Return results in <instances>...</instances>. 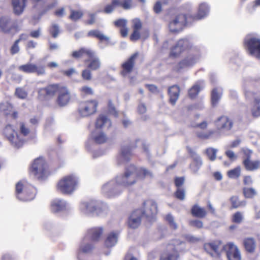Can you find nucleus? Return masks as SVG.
<instances>
[{
	"instance_id": "1",
	"label": "nucleus",
	"mask_w": 260,
	"mask_h": 260,
	"mask_svg": "<svg viewBox=\"0 0 260 260\" xmlns=\"http://www.w3.org/2000/svg\"><path fill=\"white\" fill-rule=\"evenodd\" d=\"M148 177H152L150 171L145 168L137 169L133 165H131L125 170L123 175L117 178L116 180H111L104 184L102 191L106 197L113 198L121 192L120 185L129 186L134 184L138 178L142 179Z\"/></svg>"
},
{
	"instance_id": "2",
	"label": "nucleus",
	"mask_w": 260,
	"mask_h": 260,
	"mask_svg": "<svg viewBox=\"0 0 260 260\" xmlns=\"http://www.w3.org/2000/svg\"><path fill=\"white\" fill-rule=\"evenodd\" d=\"M55 94H57L55 103L60 107L68 105L72 99L71 92L68 86L61 83L48 84L40 88L38 91V98L41 100H47L53 98Z\"/></svg>"
},
{
	"instance_id": "3",
	"label": "nucleus",
	"mask_w": 260,
	"mask_h": 260,
	"mask_svg": "<svg viewBox=\"0 0 260 260\" xmlns=\"http://www.w3.org/2000/svg\"><path fill=\"white\" fill-rule=\"evenodd\" d=\"M191 15L179 13L175 16L169 24V30L174 34L181 32L185 27L194 22Z\"/></svg>"
},
{
	"instance_id": "4",
	"label": "nucleus",
	"mask_w": 260,
	"mask_h": 260,
	"mask_svg": "<svg viewBox=\"0 0 260 260\" xmlns=\"http://www.w3.org/2000/svg\"><path fill=\"white\" fill-rule=\"evenodd\" d=\"M103 233L102 227H95L89 229L84 238L80 249L84 252H90L93 248V245L90 242H98Z\"/></svg>"
},
{
	"instance_id": "5",
	"label": "nucleus",
	"mask_w": 260,
	"mask_h": 260,
	"mask_svg": "<svg viewBox=\"0 0 260 260\" xmlns=\"http://www.w3.org/2000/svg\"><path fill=\"white\" fill-rule=\"evenodd\" d=\"M184 248V242L174 240L167 245L159 260H177L179 256L178 252L183 250Z\"/></svg>"
},
{
	"instance_id": "6",
	"label": "nucleus",
	"mask_w": 260,
	"mask_h": 260,
	"mask_svg": "<svg viewBox=\"0 0 260 260\" xmlns=\"http://www.w3.org/2000/svg\"><path fill=\"white\" fill-rule=\"evenodd\" d=\"M78 183L77 177L74 175H68L58 181L57 188L63 194H71L76 189Z\"/></svg>"
},
{
	"instance_id": "7",
	"label": "nucleus",
	"mask_w": 260,
	"mask_h": 260,
	"mask_svg": "<svg viewBox=\"0 0 260 260\" xmlns=\"http://www.w3.org/2000/svg\"><path fill=\"white\" fill-rule=\"evenodd\" d=\"M80 210L85 214H92L104 216L107 214L108 208L105 205H98L95 202H83L80 204Z\"/></svg>"
},
{
	"instance_id": "8",
	"label": "nucleus",
	"mask_w": 260,
	"mask_h": 260,
	"mask_svg": "<svg viewBox=\"0 0 260 260\" xmlns=\"http://www.w3.org/2000/svg\"><path fill=\"white\" fill-rule=\"evenodd\" d=\"M244 95L246 100H251L250 113L252 117H260V91H251L245 87Z\"/></svg>"
},
{
	"instance_id": "9",
	"label": "nucleus",
	"mask_w": 260,
	"mask_h": 260,
	"mask_svg": "<svg viewBox=\"0 0 260 260\" xmlns=\"http://www.w3.org/2000/svg\"><path fill=\"white\" fill-rule=\"evenodd\" d=\"M200 58V53L199 49L194 48L193 50L187 53L185 57L178 62L175 67V70L179 72L183 69L192 67L198 62Z\"/></svg>"
},
{
	"instance_id": "10",
	"label": "nucleus",
	"mask_w": 260,
	"mask_h": 260,
	"mask_svg": "<svg viewBox=\"0 0 260 260\" xmlns=\"http://www.w3.org/2000/svg\"><path fill=\"white\" fill-rule=\"evenodd\" d=\"M16 192L17 198L23 201L32 200L35 196V188L25 182H18L16 185Z\"/></svg>"
},
{
	"instance_id": "11",
	"label": "nucleus",
	"mask_w": 260,
	"mask_h": 260,
	"mask_svg": "<svg viewBox=\"0 0 260 260\" xmlns=\"http://www.w3.org/2000/svg\"><path fill=\"white\" fill-rule=\"evenodd\" d=\"M3 135L14 147L18 149L23 146L24 140L20 138L12 125H6L3 130Z\"/></svg>"
},
{
	"instance_id": "12",
	"label": "nucleus",
	"mask_w": 260,
	"mask_h": 260,
	"mask_svg": "<svg viewBox=\"0 0 260 260\" xmlns=\"http://www.w3.org/2000/svg\"><path fill=\"white\" fill-rule=\"evenodd\" d=\"M98 104V102L95 100L83 102L80 104L78 112L82 117L90 116L96 112Z\"/></svg>"
},
{
	"instance_id": "13",
	"label": "nucleus",
	"mask_w": 260,
	"mask_h": 260,
	"mask_svg": "<svg viewBox=\"0 0 260 260\" xmlns=\"http://www.w3.org/2000/svg\"><path fill=\"white\" fill-rule=\"evenodd\" d=\"M139 55V53L136 52L121 64L120 74L122 76L126 77L133 72L136 64V60Z\"/></svg>"
},
{
	"instance_id": "14",
	"label": "nucleus",
	"mask_w": 260,
	"mask_h": 260,
	"mask_svg": "<svg viewBox=\"0 0 260 260\" xmlns=\"http://www.w3.org/2000/svg\"><path fill=\"white\" fill-rule=\"evenodd\" d=\"M134 7L133 0H112L111 3L107 5L103 12L106 14L112 13L116 7H120L123 10H129Z\"/></svg>"
},
{
	"instance_id": "15",
	"label": "nucleus",
	"mask_w": 260,
	"mask_h": 260,
	"mask_svg": "<svg viewBox=\"0 0 260 260\" xmlns=\"http://www.w3.org/2000/svg\"><path fill=\"white\" fill-rule=\"evenodd\" d=\"M30 173L39 179L47 177L50 174L47 164H32Z\"/></svg>"
},
{
	"instance_id": "16",
	"label": "nucleus",
	"mask_w": 260,
	"mask_h": 260,
	"mask_svg": "<svg viewBox=\"0 0 260 260\" xmlns=\"http://www.w3.org/2000/svg\"><path fill=\"white\" fill-rule=\"evenodd\" d=\"M245 46L249 53L260 59V40L255 38H251L246 40Z\"/></svg>"
},
{
	"instance_id": "17",
	"label": "nucleus",
	"mask_w": 260,
	"mask_h": 260,
	"mask_svg": "<svg viewBox=\"0 0 260 260\" xmlns=\"http://www.w3.org/2000/svg\"><path fill=\"white\" fill-rule=\"evenodd\" d=\"M19 71L27 73H36L37 75H42L45 73V67L44 66H38L34 63H27L18 67Z\"/></svg>"
},
{
	"instance_id": "18",
	"label": "nucleus",
	"mask_w": 260,
	"mask_h": 260,
	"mask_svg": "<svg viewBox=\"0 0 260 260\" xmlns=\"http://www.w3.org/2000/svg\"><path fill=\"white\" fill-rule=\"evenodd\" d=\"M214 124L218 132H228L232 129L233 126V121L227 116L222 115L215 121Z\"/></svg>"
},
{
	"instance_id": "19",
	"label": "nucleus",
	"mask_w": 260,
	"mask_h": 260,
	"mask_svg": "<svg viewBox=\"0 0 260 260\" xmlns=\"http://www.w3.org/2000/svg\"><path fill=\"white\" fill-rule=\"evenodd\" d=\"M0 112L5 116H9L14 120L18 117V112L15 109L13 105L8 101L2 102L0 103Z\"/></svg>"
},
{
	"instance_id": "20",
	"label": "nucleus",
	"mask_w": 260,
	"mask_h": 260,
	"mask_svg": "<svg viewBox=\"0 0 260 260\" xmlns=\"http://www.w3.org/2000/svg\"><path fill=\"white\" fill-rule=\"evenodd\" d=\"M142 214L147 218L152 217L157 213V207L156 203L152 200H147L144 202L142 209Z\"/></svg>"
},
{
	"instance_id": "21",
	"label": "nucleus",
	"mask_w": 260,
	"mask_h": 260,
	"mask_svg": "<svg viewBox=\"0 0 260 260\" xmlns=\"http://www.w3.org/2000/svg\"><path fill=\"white\" fill-rule=\"evenodd\" d=\"M18 27L7 16L0 17V30L4 33H10L12 30L17 31Z\"/></svg>"
},
{
	"instance_id": "22",
	"label": "nucleus",
	"mask_w": 260,
	"mask_h": 260,
	"mask_svg": "<svg viewBox=\"0 0 260 260\" xmlns=\"http://www.w3.org/2000/svg\"><path fill=\"white\" fill-rule=\"evenodd\" d=\"M229 260H241V254L238 247L233 243H229L223 246Z\"/></svg>"
},
{
	"instance_id": "23",
	"label": "nucleus",
	"mask_w": 260,
	"mask_h": 260,
	"mask_svg": "<svg viewBox=\"0 0 260 260\" xmlns=\"http://www.w3.org/2000/svg\"><path fill=\"white\" fill-rule=\"evenodd\" d=\"M132 28L133 32L129 36L131 41L135 42L141 38L140 30L142 28L143 24L139 18H136L132 20Z\"/></svg>"
},
{
	"instance_id": "24",
	"label": "nucleus",
	"mask_w": 260,
	"mask_h": 260,
	"mask_svg": "<svg viewBox=\"0 0 260 260\" xmlns=\"http://www.w3.org/2000/svg\"><path fill=\"white\" fill-rule=\"evenodd\" d=\"M205 250L211 256L218 257L220 255V251L224 249L223 246H221L220 241H214L211 243H205Z\"/></svg>"
},
{
	"instance_id": "25",
	"label": "nucleus",
	"mask_w": 260,
	"mask_h": 260,
	"mask_svg": "<svg viewBox=\"0 0 260 260\" xmlns=\"http://www.w3.org/2000/svg\"><path fill=\"white\" fill-rule=\"evenodd\" d=\"M143 216H144L142 214V210L137 209L133 211L128 219V226L132 229L137 228L140 225Z\"/></svg>"
},
{
	"instance_id": "26",
	"label": "nucleus",
	"mask_w": 260,
	"mask_h": 260,
	"mask_svg": "<svg viewBox=\"0 0 260 260\" xmlns=\"http://www.w3.org/2000/svg\"><path fill=\"white\" fill-rule=\"evenodd\" d=\"M180 93V88L177 85H173L168 89V94L169 96V102L174 106L178 101Z\"/></svg>"
},
{
	"instance_id": "27",
	"label": "nucleus",
	"mask_w": 260,
	"mask_h": 260,
	"mask_svg": "<svg viewBox=\"0 0 260 260\" xmlns=\"http://www.w3.org/2000/svg\"><path fill=\"white\" fill-rule=\"evenodd\" d=\"M69 208V204L64 200L56 199L51 204V210L54 213L61 212Z\"/></svg>"
},
{
	"instance_id": "28",
	"label": "nucleus",
	"mask_w": 260,
	"mask_h": 260,
	"mask_svg": "<svg viewBox=\"0 0 260 260\" xmlns=\"http://www.w3.org/2000/svg\"><path fill=\"white\" fill-rule=\"evenodd\" d=\"M93 55V51L90 49L81 47L77 50L72 52L71 56L76 59H80L84 56L91 57Z\"/></svg>"
},
{
	"instance_id": "29",
	"label": "nucleus",
	"mask_w": 260,
	"mask_h": 260,
	"mask_svg": "<svg viewBox=\"0 0 260 260\" xmlns=\"http://www.w3.org/2000/svg\"><path fill=\"white\" fill-rule=\"evenodd\" d=\"M208 12V5L206 3H202L199 6L197 14L191 15L192 17L190 19H192L194 22L201 20L207 15Z\"/></svg>"
},
{
	"instance_id": "30",
	"label": "nucleus",
	"mask_w": 260,
	"mask_h": 260,
	"mask_svg": "<svg viewBox=\"0 0 260 260\" xmlns=\"http://www.w3.org/2000/svg\"><path fill=\"white\" fill-rule=\"evenodd\" d=\"M133 147L131 146H123L118 155V159L120 161H128L133 155Z\"/></svg>"
},
{
	"instance_id": "31",
	"label": "nucleus",
	"mask_w": 260,
	"mask_h": 260,
	"mask_svg": "<svg viewBox=\"0 0 260 260\" xmlns=\"http://www.w3.org/2000/svg\"><path fill=\"white\" fill-rule=\"evenodd\" d=\"M88 59L84 61L85 63L88 62L87 68L91 71H96L100 69L101 66V61L100 59L96 56L95 52L93 51V56L88 57Z\"/></svg>"
},
{
	"instance_id": "32",
	"label": "nucleus",
	"mask_w": 260,
	"mask_h": 260,
	"mask_svg": "<svg viewBox=\"0 0 260 260\" xmlns=\"http://www.w3.org/2000/svg\"><path fill=\"white\" fill-rule=\"evenodd\" d=\"M111 125V120L106 115L103 114L99 115L95 122V128L96 130L98 129H102L106 126L110 127Z\"/></svg>"
},
{
	"instance_id": "33",
	"label": "nucleus",
	"mask_w": 260,
	"mask_h": 260,
	"mask_svg": "<svg viewBox=\"0 0 260 260\" xmlns=\"http://www.w3.org/2000/svg\"><path fill=\"white\" fill-rule=\"evenodd\" d=\"M176 43L183 52H187L188 53L189 51L193 50L194 48L193 47L192 42L188 38L180 39Z\"/></svg>"
},
{
	"instance_id": "34",
	"label": "nucleus",
	"mask_w": 260,
	"mask_h": 260,
	"mask_svg": "<svg viewBox=\"0 0 260 260\" xmlns=\"http://www.w3.org/2000/svg\"><path fill=\"white\" fill-rule=\"evenodd\" d=\"M27 0H12V6L14 13L17 15L21 14L26 6Z\"/></svg>"
},
{
	"instance_id": "35",
	"label": "nucleus",
	"mask_w": 260,
	"mask_h": 260,
	"mask_svg": "<svg viewBox=\"0 0 260 260\" xmlns=\"http://www.w3.org/2000/svg\"><path fill=\"white\" fill-rule=\"evenodd\" d=\"M88 37L95 38L98 39L100 42H109V38L105 36L100 30L98 29H92L89 31L87 35Z\"/></svg>"
},
{
	"instance_id": "36",
	"label": "nucleus",
	"mask_w": 260,
	"mask_h": 260,
	"mask_svg": "<svg viewBox=\"0 0 260 260\" xmlns=\"http://www.w3.org/2000/svg\"><path fill=\"white\" fill-rule=\"evenodd\" d=\"M222 95V92L217 88H213L211 93V103L212 107H216L218 104Z\"/></svg>"
},
{
	"instance_id": "37",
	"label": "nucleus",
	"mask_w": 260,
	"mask_h": 260,
	"mask_svg": "<svg viewBox=\"0 0 260 260\" xmlns=\"http://www.w3.org/2000/svg\"><path fill=\"white\" fill-rule=\"evenodd\" d=\"M118 233L117 232H111L105 241L107 247H111L114 246L117 242Z\"/></svg>"
},
{
	"instance_id": "38",
	"label": "nucleus",
	"mask_w": 260,
	"mask_h": 260,
	"mask_svg": "<svg viewBox=\"0 0 260 260\" xmlns=\"http://www.w3.org/2000/svg\"><path fill=\"white\" fill-rule=\"evenodd\" d=\"M240 153L243 160L242 162H252L251 161V157L252 154V151L251 150L246 148H242L241 149ZM253 162H258V161H255Z\"/></svg>"
},
{
	"instance_id": "39",
	"label": "nucleus",
	"mask_w": 260,
	"mask_h": 260,
	"mask_svg": "<svg viewBox=\"0 0 260 260\" xmlns=\"http://www.w3.org/2000/svg\"><path fill=\"white\" fill-rule=\"evenodd\" d=\"M191 213L195 217L203 218L206 216L207 212L204 208L198 205H195L191 209Z\"/></svg>"
},
{
	"instance_id": "40",
	"label": "nucleus",
	"mask_w": 260,
	"mask_h": 260,
	"mask_svg": "<svg viewBox=\"0 0 260 260\" xmlns=\"http://www.w3.org/2000/svg\"><path fill=\"white\" fill-rule=\"evenodd\" d=\"M108 140V138L103 132L96 133L93 137V141L98 144H104Z\"/></svg>"
},
{
	"instance_id": "41",
	"label": "nucleus",
	"mask_w": 260,
	"mask_h": 260,
	"mask_svg": "<svg viewBox=\"0 0 260 260\" xmlns=\"http://www.w3.org/2000/svg\"><path fill=\"white\" fill-rule=\"evenodd\" d=\"M83 12L81 10L71 9L69 18L72 21H77L83 16Z\"/></svg>"
},
{
	"instance_id": "42",
	"label": "nucleus",
	"mask_w": 260,
	"mask_h": 260,
	"mask_svg": "<svg viewBox=\"0 0 260 260\" xmlns=\"http://www.w3.org/2000/svg\"><path fill=\"white\" fill-rule=\"evenodd\" d=\"M201 90V87L199 84L193 85L188 90V95L191 99H195Z\"/></svg>"
},
{
	"instance_id": "43",
	"label": "nucleus",
	"mask_w": 260,
	"mask_h": 260,
	"mask_svg": "<svg viewBox=\"0 0 260 260\" xmlns=\"http://www.w3.org/2000/svg\"><path fill=\"white\" fill-rule=\"evenodd\" d=\"M183 53L176 43L174 46L171 47L169 56L170 58H176L179 57Z\"/></svg>"
},
{
	"instance_id": "44",
	"label": "nucleus",
	"mask_w": 260,
	"mask_h": 260,
	"mask_svg": "<svg viewBox=\"0 0 260 260\" xmlns=\"http://www.w3.org/2000/svg\"><path fill=\"white\" fill-rule=\"evenodd\" d=\"M244 245L246 250L250 252H252L255 247V242L252 238H247L244 240Z\"/></svg>"
},
{
	"instance_id": "45",
	"label": "nucleus",
	"mask_w": 260,
	"mask_h": 260,
	"mask_svg": "<svg viewBox=\"0 0 260 260\" xmlns=\"http://www.w3.org/2000/svg\"><path fill=\"white\" fill-rule=\"evenodd\" d=\"M206 154L210 161L215 160L216 157L217 150L213 148H208L206 150Z\"/></svg>"
},
{
	"instance_id": "46",
	"label": "nucleus",
	"mask_w": 260,
	"mask_h": 260,
	"mask_svg": "<svg viewBox=\"0 0 260 260\" xmlns=\"http://www.w3.org/2000/svg\"><path fill=\"white\" fill-rule=\"evenodd\" d=\"M20 133L23 136H27L30 133L29 127L23 122H21L19 124Z\"/></svg>"
},
{
	"instance_id": "47",
	"label": "nucleus",
	"mask_w": 260,
	"mask_h": 260,
	"mask_svg": "<svg viewBox=\"0 0 260 260\" xmlns=\"http://www.w3.org/2000/svg\"><path fill=\"white\" fill-rule=\"evenodd\" d=\"M213 134V131H209L207 132H197L196 135L199 139L206 140L209 139Z\"/></svg>"
},
{
	"instance_id": "48",
	"label": "nucleus",
	"mask_w": 260,
	"mask_h": 260,
	"mask_svg": "<svg viewBox=\"0 0 260 260\" xmlns=\"http://www.w3.org/2000/svg\"><path fill=\"white\" fill-rule=\"evenodd\" d=\"M15 95L19 99H25L27 96V93L23 88L18 87L15 90Z\"/></svg>"
},
{
	"instance_id": "49",
	"label": "nucleus",
	"mask_w": 260,
	"mask_h": 260,
	"mask_svg": "<svg viewBox=\"0 0 260 260\" xmlns=\"http://www.w3.org/2000/svg\"><path fill=\"white\" fill-rule=\"evenodd\" d=\"M49 32L53 38H56L59 33L58 26L55 24H52L49 28Z\"/></svg>"
},
{
	"instance_id": "50",
	"label": "nucleus",
	"mask_w": 260,
	"mask_h": 260,
	"mask_svg": "<svg viewBox=\"0 0 260 260\" xmlns=\"http://www.w3.org/2000/svg\"><path fill=\"white\" fill-rule=\"evenodd\" d=\"M243 193L246 198H252L256 194V191L253 188H245L243 189Z\"/></svg>"
},
{
	"instance_id": "51",
	"label": "nucleus",
	"mask_w": 260,
	"mask_h": 260,
	"mask_svg": "<svg viewBox=\"0 0 260 260\" xmlns=\"http://www.w3.org/2000/svg\"><path fill=\"white\" fill-rule=\"evenodd\" d=\"M79 91L84 95H92L93 94V91L92 89L87 86H83L81 87Z\"/></svg>"
},
{
	"instance_id": "52",
	"label": "nucleus",
	"mask_w": 260,
	"mask_h": 260,
	"mask_svg": "<svg viewBox=\"0 0 260 260\" xmlns=\"http://www.w3.org/2000/svg\"><path fill=\"white\" fill-rule=\"evenodd\" d=\"M231 201L233 208H236L240 206H245V202H240L237 197H233L231 198Z\"/></svg>"
},
{
	"instance_id": "53",
	"label": "nucleus",
	"mask_w": 260,
	"mask_h": 260,
	"mask_svg": "<svg viewBox=\"0 0 260 260\" xmlns=\"http://www.w3.org/2000/svg\"><path fill=\"white\" fill-rule=\"evenodd\" d=\"M240 169L239 167H237L233 170H231L228 172V174L229 177L232 178H236L240 176Z\"/></svg>"
},
{
	"instance_id": "54",
	"label": "nucleus",
	"mask_w": 260,
	"mask_h": 260,
	"mask_svg": "<svg viewBox=\"0 0 260 260\" xmlns=\"http://www.w3.org/2000/svg\"><path fill=\"white\" fill-rule=\"evenodd\" d=\"M91 70L89 69H85L82 71L81 76L83 80L89 81L92 78Z\"/></svg>"
},
{
	"instance_id": "55",
	"label": "nucleus",
	"mask_w": 260,
	"mask_h": 260,
	"mask_svg": "<svg viewBox=\"0 0 260 260\" xmlns=\"http://www.w3.org/2000/svg\"><path fill=\"white\" fill-rule=\"evenodd\" d=\"M166 220L168 222L171 228L174 230L177 229V224L174 221V217L171 214H168L166 216Z\"/></svg>"
},
{
	"instance_id": "56",
	"label": "nucleus",
	"mask_w": 260,
	"mask_h": 260,
	"mask_svg": "<svg viewBox=\"0 0 260 260\" xmlns=\"http://www.w3.org/2000/svg\"><path fill=\"white\" fill-rule=\"evenodd\" d=\"M166 220L168 222L171 228L174 230L177 229V224L174 221V217L171 214H168L166 216Z\"/></svg>"
},
{
	"instance_id": "57",
	"label": "nucleus",
	"mask_w": 260,
	"mask_h": 260,
	"mask_svg": "<svg viewBox=\"0 0 260 260\" xmlns=\"http://www.w3.org/2000/svg\"><path fill=\"white\" fill-rule=\"evenodd\" d=\"M19 40H16L12 46L11 47L10 51V53L12 55H14L19 51Z\"/></svg>"
},
{
	"instance_id": "58",
	"label": "nucleus",
	"mask_w": 260,
	"mask_h": 260,
	"mask_svg": "<svg viewBox=\"0 0 260 260\" xmlns=\"http://www.w3.org/2000/svg\"><path fill=\"white\" fill-rule=\"evenodd\" d=\"M176 197L180 200H183L185 199V190L183 188H178L175 192Z\"/></svg>"
},
{
	"instance_id": "59",
	"label": "nucleus",
	"mask_w": 260,
	"mask_h": 260,
	"mask_svg": "<svg viewBox=\"0 0 260 260\" xmlns=\"http://www.w3.org/2000/svg\"><path fill=\"white\" fill-rule=\"evenodd\" d=\"M114 25L117 27L122 28L127 25V21L124 19H118L114 22Z\"/></svg>"
},
{
	"instance_id": "60",
	"label": "nucleus",
	"mask_w": 260,
	"mask_h": 260,
	"mask_svg": "<svg viewBox=\"0 0 260 260\" xmlns=\"http://www.w3.org/2000/svg\"><path fill=\"white\" fill-rule=\"evenodd\" d=\"M186 149L187 150L188 153L191 157L196 159L197 161L200 160L199 156L193 149L190 147L187 146L186 147Z\"/></svg>"
},
{
	"instance_id": "61",
	"label": "nucleus",
	"mask_w": 260,
	"mask_h": 260,
	"mask_svg": "<svg viewBox=\"0 0 260 260\" xmlns=\"http://www.w3.org/2000/svg\"><path fill=\"white\" fill-rule=\"evenodd\" d=\"M242 220L243 215L241 212H237L234 214L233 216V222L239 223L242 222Z\"/></svg>"
},
{
	"instance_id": "62",
	"label": "nucleus",
	"mask_w": 260,
	"mask_h": 260,
	"mask_svg": "<svg viewBox=\"0 0 260 260\" xmlns=\"http://www.w3.org/2000/svg\"><path fill=\"white\" fill-rule=\"evenodd\" d=\"M88 19L85 21V23L87 25L93 24L95 22V14L89 13L88 14Z\"/></svg>"
},
{
	"instance_id": "63",
	"label": "nucleus",
	"mask_w": 260,
	"mask_h": 260,
	"mask_svg": "<svg viewBox=\"0 0 260 260\" xmlns=\"http://www.w3.org/2000/svg\"><path fill=\"white\" fill-rule=\"evenodd\" d=\"M259 164H244L246 170L249 171H254L259 167Z\"/></svg>"
},
{
	"instance_id": "64",
	"label": "nucleus",
	"mask_w": 260,
	"mask_h": 260,
	"mask_svg": "<svg viewBox=\"0 0 260 260\" xmlns=\"http://www.w3.org/2000/svg\"><path fill=\"white\" fill-rule=\"evenodd\" d=\"M225 154L229 158V159L231 161H234L237 159V155L235 154V153L231 150H228L225 152Z\"/></svg>"
}]
</instances>
